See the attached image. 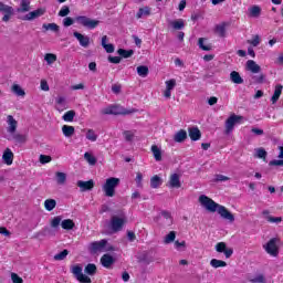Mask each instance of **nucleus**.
I'll list each match as a JSON object with an SVG mask.
<instances>
[{
    "mask_svg": "<svg viewBox=\"0 0 283 283\" xmlns=\"http://www.w3.org/2000/svg\"><path fill=\"white\" fill-rule=\"evenodd\" d=\"M270 167H283L282 159H273L269 163Z\"/></svg>",
    "mask_w": 283,
    "mask_h": 283,
    "instance_id": "obj_58",
    "label": "nucleus"
},
{
    "mask_svg": "<svg viewBox=\"0 0 283 283\" xmlns=\"http://www.w3.org/2000/svg\"><path fill=\"white\" fill-rule=\"evenodd\" d=\"M43 14H45V9L39 8L25 14L23 21H34V19H39V17H43Z\"/></svg>",
    "mask_w": 283,
    "mask_h": 283,
    "instance_id": "obj_14",
    "label": "nucleus"
},
{
    "mask_svg": "<svg viewBox=\"0 0 283 283\" xmlns=\"http://www.w3.org/2000/svg\"><path fill=\"white\" fill-rule=\"evenodd\" d=\"M96 264L94 263H88L85 269H84V273H86V275H96Z\"/></svg>",
    "mask_w": 283,
    "mask_h": 283,
    "instance_id": "obj_37",
    "label": "nucleus"
},
{
    "mask_svg": "<svg viewBox=\"0 0 283 283\" xmlns=\"http://www.w3.org/2000/svg\"><path fill=\"white\" fill-rule=\"evenodd\" d=\"M174 240H176V232L175 231H170L166 237H165V244H171V242H174Z\"/></svg>",
    "mask_w": 283,
    "mask_h": 283,
    "instance_id": "obj_50",
    "label": "nucleus"
},
{
    "mask_svg": "<svg viewBox=\"0 0 283 283\" xmlns=\"http://www.w3.org/2000/svg\"><path fill=\"white\" fill-rule=\"evenodd\" d=\"M64 28H70V25H74V19L66 17L63 20Z\"/></svg>",
    "mask_w": 283,
    "mask_h": 283,
    "instance_id": "obj_61",
    "label": "nucleus"
},
{
    "mask_svg": "<svg viewBox=\"0 0 283 283\" xmlns=\"http://www.w3.org/2000/svg\"><path fill=\"white\" fill-rule=\"evenodd\" d=\"M261 12H262V9L259 6H253L250 9L251 17H260Z\"/></svg>",
    "mask_w": 283,
    "mask_h": 283,
    "instance_id": "obj_53",
    "label": "nucleus"
},
{
    "mask_svg": "<svg viewBox=\"0 0 283 283\" xmlns=\"http://www.w3.org/2000/svg\"><path fill=\"white\" fill-rule=\"evenodd\" d=\"M151 14V9L149 7L139 8L136 13V19H143V17H149Z\"/></svg>",
    "mask_w": 283,
    "mask_h": 283,
    "instance_id": "obj_30",
    "label": "nucleus"
},
{
    "mask_svg": "<svg viewBox=\"0 0 283 283\" xmlns=\"http://www.w3.org/2000/svg\"><path fill=\"white\" fill-rule=\"evenodd\" d=\"M176 87V78L166 81V90L164 91L165 98H171V91Z\"/></svg>",
    "mask_w": 283,
    "mask_h": 283,
    "instance_id": "obj_17",
    "label": "nucleus"
},
{
    "mask_svg": "<svg viewBox=\"0 0 283 283\" xmlns=\"http://www.w3.org/2000/svg\"><path fill=\"white\" fill-rule=\"evenodd\" d=\"M262 213H263V216H266L268 222L276 223V224L282 222L281 217H271V216H269V210H263Z\"/></svg>",
    "mask_w": 283,
    "mask_h": 283,
    "instance_id": "obj_39",
    "label": "nucleus"
},
{
    "mask_svg": "<svg viewBox=\"0 0 283 283\" xmlns=\"http://www.w3.org/2000/svg\"><path fill=\"white\" fill-rule=\"evenodd\" d=\"M62 222H63V217L56 216L53 219H51L50 224L52 229H57V227H60Z\"/></svg>",
    "mask_w": 283,
    "mask_h": 283,
    "instance_id": "obj_42",
    "label": "nucleus"
},
{
    "mask_svg": "<svg viewBox=\"0 0 283 283\" xmlns=\"http://www.w3.org/2000/svg\"><path fill=\"white\" fill-rule=\"evenodd\" d=\"M73 36L77 39L82 48H90V36L83 35L78 31L73 32Z\"/></svg>",
    "mask_w": 283,
    "mask_h": 283,
    "instance_id": "obj_15",
    "label": "nucleus"
},
{
    "mask_svg": "<svg viewBox=\"0 0 283 283\" xmlns=\"http://www.w3.org/2000/svg\"><path fill=\"white\" fill-rule=\"evenodd\" d=\"M41 165H48V163H52V157L49 155H40Z\"/></svg>",
    "mask_w": 283,
    "mask_h": 283,
    "instance_id": "obj_55",
    "label": "nucleus"
},
{
    "mask_svg": "<svg viewBox=\"0 0 283 283\" xmlns=\"http://www.w3.org/2000/svg\"><path fill=\"white\" fill-rule=\"evenodd\" d=\"M126 222L127 221L125 220V218L113 216L111 219L112 231H114V233H118V231H123V227H125Z\"/></svg>",
    "mask_w": 283,
    "mask_h": 283,
    "instance_id": "obj_8",
    "label": "nucleus"
},
{
    "mask_svg": "<svg viewBox=\"0 0 283 283\" xmlns=\"http://www.w3.org/2000/svg\"><path fill=\"white\" fill-rule=\"evenodd\" d=\"M277 242H280V239L272 238L264 245L266 253L272 258H277V255H280V248L277 247Z\"/></svg>",
    "mask_w": 283,
    "mask_h": 283,
    "instance_id": "obj_4",
    "label": "nucleus"
},
{
    "mask_svg": "<svg viewBox=\"0 0 283 283\" xmlns=\"http://www.w3.org/2000/svg\"><path fill=\"white\" fill-rule=\"evenodd\" d=\"M76 116V111H67L63 116L65 123H74V117Z\"/></svg>",
    "mask_w": 283,
    "mask_h": 283,
    "instance_id": "obj_33",
    "label": "nucleus"
},
{
    "mask_svg": "<svg viewBox=\"0 0 283 283\" xmlns=\"http://www.w3.org/2000/svg\"><path fill=\"white\" fill-rule=\"evenodd\" d=\"M230 81H232L235 85H242V83H244V78H242L240 73L237 71H232L230 73Z\"/></svg>",
    "mask_w": 283,
    "mask_h": 283,
    "instance_id": "obj_23",
    "label": "nucleus"
},
{
    "mask_svg": "<svg viewBox=\"0 0 283 283\" xmlns=\"http://www.w3.org/2000/svg\"><path fill=\"white\" fill-rule=\"evenodd\" d=\"M13 139L15 143H25L27 140L25 135H21V134L13 135Z\"/></svg>",
    "mask_w": 283,
    "mask_h": 283,
    "instance_id": "obj_60",
    "label": "nucleus"
},
{
    "mask_svg": "<svg viewBox=\"0 0 283 283\" xmlns=\"http://www.w3.org/2000/svg\"><path fill=\"white\" fill-rule=\"evenodd\" d=\"M137 187H143V172H137L135 178Z\"/></svg>",
    "mask_w": 283,
    "mask_h": 283,
    "instance_id": "obj_63",
    "label": "nucleus"
},
{
    "mask_svg": "<svg viewBox=\"0 0 283 283\" xmlns=\"http://www.w3.org/2000/svg\"><path fill=\"white\" fill-rule=\"evenodd\" d=\"M242 116L232 114L227 120H226V134L229 135L231 132H233V128L240 120H242Z\"/></svg>",
    "mask_w": 283,
    "mask_h": 283,
    "instance_id": "obj_7",
    "label": "nucleus"
},
{
    "mask_svg": "<svg viewBox=\"0 0 283 283\" xmlns=\"http://www.w3.org/2000/svg\"><path fill=\"white\" fill-rule=\"evenodd\" d=\"M199 202L210 213H216L217 211L223 220H228V222H235V216H233L227 207L214 202L213 199L209 198L207 195H201L199 197Z\"/></svg>",
    "mask_w": 283,
    "mask_h": 283,
    "instance_id": "obj_1",
    "label": "nucleus"
},
{
    "mask_svg": "<svg viewBox=\"0 0 283 283\" xmlns=\"http://www.w3.org/2000/svg\"><path fill=\"white\" fill-rule=\"evenodd\" d=\"M136 112H138L137 109L135 108H132V109H124L122 111L120 109V106L118 105H111L104 109L101 111V114H103L104 116H107V115H114V116H118V115H123V116H127L129 114H136Z\"/></svg>",
    "mask_w": 283,
    "mask_h": 283,
    "instance_id": "obj_3",
    "label": "nucleus"
},
{
    "mask_svg": "<svg viewBox=\"0 0 283 283\" xmlns=\"http://www.w3.org/2000/svg\"><path fill=\"white\" fill-rule=\"evenodd\" d=\"M198 46L200 50H203V52H211V44H205V38H199Z\"/></svg>",
    "mask_w": 283,
    "mask_h": 283,
    "instance_id": "obj_41",
    "label": "nucleus"
},
{
    "mask_svg": "<svg viewBox=\"0 0 283 283\" xmlns=\"http://www.w3.org/2000/svg\"><path fill=\"white\" fill-rule=\"evenodd\" d=\"M282 90H283V85L282 84H276L274 87V93L271 97V103L272 105H275V103H277V101H280V96H282Z\"/></svg>",
    "mask_w": 283,
    "mask_h": 283,
    "instance_id": "obj_20",
    "label": "nucleus"
},
{
    "mask_svg": "<svg viewBox=\"0 0 283 283\" xmlns=\"http://www.w3.org/2000/svg\"><path fill=\"white\" fill-rule=\"evenodd\" d=\"M251 283H264L266 280L263 274H259L256 277L250 280Z\"/></svg>",
    "mask_w": 283,
    "mask_h": 283,
    "instance_id": "obj_59",
    "label": "nucleus"
},
{
    "mask_svg": "<svg viewBox=\"0 0 283 283\" xmlns=\"http://www.w3.org/2000/svg\"><path fill=\"white\" fill-rule=\"evenodd\" d=\"M70 14V7L63 6L59 11V17H67Z\"/></svg>",
    "mask_w": 283,
    "mask_h": 283,
    "instance_id": "obj_56",
    "label": "nucleus"
},
{
    "mask_svg": "<svg viewBox=\"0 0 283 283\" xmlns=\"http://www.w3.org/2000/svg\"><path fill=\"white\" fill-rule=\"evenodd\" d=\"M30 1L31 0H22L21 9H19L18 12H30Z\"/></svg>",
    "mask_w": 283,
    "mask_h": 283,
    "instance_id": "obj_49",
    "label": "nucleus"
},
{
    "mask_svg": "<svg viewBox=\"0 0 283 283\" xmlns=\"http://www.w3.org/2000/svg\"><path fill=\"white\" fill-rule=\"evenodd\" d=\"M115 262L116 260L111 254H104L101 258V264L104 266V269H109Z\"/></svg>",
    "mask_w": 283,
    "mask_h": 283,
    "instance_id": "obj_19",
    "label": "nucleus"
},
{
    "mask_svg": "<svg viewBox=\"0 0 283 283\" xmlns=\"http://www.w3.org/2000/svg\"><path fill=\"white\" fill-rule=\"evenodd\" d=\"M175 143H185L187 140V130L180 129L174 136Z\"/></svg>",
    "mask_w": 283,
    "mask_h": 283,
    "instance_id": "obj_26",
    "label": "nucleus"
},
{
    "mask_svg": "<svg viewBox=\"0 0 283 283\" xmlns=\"http://www.w3.org/2000/svg\"><path fill=\"white\" fill-rule=\"evenodd\" d=\"M260 35H253L251 40H248L249 45H252L253 48H258L260 45Z\"/></svg>",
    "mask_w": 283,
    "mask_h": 283,
    "instance_id": "obj_51",
    "label": "nucleus"
},
{
    "mask_svg": "<svg viewBox=\"0 0 283 283\" xmlns=\"http://www.w3.org/2000/svg\"><path fill=\"white\" fill-rule=\"evenodd\" d=\"M252 78L256 85H262V83H264V81L266 78V75H264V74L254 75Z\"/></svg>",
    "mask_w": 283,
    "mask_h": 283,
    "instance_id": "obj_52",
    "label": "nucleus"
},
{
    "mask_svg": "<svg viewBox=\"0 0 283 283\" xmlns=\"http://www.w3.org/2000/svg\"><path fill=\"white\" fill-rule=\"evenodd\" d=\"M44 209L46 211H54V209H56V200H54V199H46L44 201Z\"/></svg>",
    "mask_w": 283,
    "mask_h": 283,
    "instance_id": "obj_35",
    "label": "nucleus"
},
{
    "mask_svg": "<svg viewBox=\"0 0 283 283\" xmlns=\"http://www.w3.org/2000/svg\"><path fill=\"white\" fill-rule=\"evenodd\" d=\"M217 253H224L226 258L229 259L231 255H233V249L227 248V243L219 242L214 247Z\"/></svg>",
    "mask_w": 283,
    "mask_h": 283,
    "instance_id": "obj_13",
    "label": "nucleus"
},
{
    "mask_svg": "<svg viewBox=\"0 0 283 283\" xmlns=\"http://www.w3.org/2000/svg\"><path fill=\"white\" fill-rule=\"evenodd\" d=\"M72 273L75 275L77 282L80 283H92V279L83 274V268L81 265H74L72 268Z\"/></svg>",
    "mask_w": 283,
    "mask_h": 283,
    "instance_id": "obj_6",
    "label": "nucleus"
},
{
    "mask_svg": "<svg viewBox=\"0 0 283 283\" xmlns=\"http://www.w3.org/2000/svg\"><path fill=\"white\" fill-rule=\"evenodd\" d=\"M75 128L74 126L64 125L62 126V134L65 136V138H72L74 136Z\"/></svg>",
    "mask_w": 283,
    "mask_h": 283,
    "instance_id": "obj_29",
    "label": "nucleus"
},
{
    "mask_svg": "<svg viewBox=\"0 0 283 283\" xmlns=\"http://www.w3.org/2000/svg\"><path fill=\"white\" fill-rule=\"evenodd\" d=\"M11 90L15 96H25V91L19 84H13Z\"/></svg>",
    "mask_w": 283,
    "mask_h": 283,
    "instance_id": "obj_40",
    "label": "nucleus"
},
{
    "mask_svg": "<svg viewBox=\"0 0 283 283\" xmlns=\"http://www.w3.org/2000/svg\"><path fill=\"white\" fill-rule=\"evenodd\" d=\"M84 159L86 160V163H88V165H92V166L96 165V157H94L92 153H85Z\"/></svg>",
    "mask_w": 283,
    "mask_h": 283,
    "instance_id": "obj_44",
    "label": "nucleus"
},
{
    "mask_svg": "<svg viewBox=\"0 0 283 283\" xmlns=\"http://www.w3.org/2000/svg\"><path fill=\"white\" fill-rule=\"evenodd\" d=\"M214 32L221 39H224V36H227V24L226 23L217 24L214 28Z\"/></svg>",
    "mask_w": 283,
    "mask_h": 283,
    "instance_id": "obj_25",
    "label": "nucleus"
},
{
    "mask_svg": "<svg viewBox=\"0 0 283 283\" xmlns=\"http://www.w3.org/2000/svg\"><path fill=\"white\" fill-rule=\"evenodd\" d=\"M247 70H249V72H252V74H260L262 67L258 63H255V61L249 60L247 62Z\"/></svg>",
    "mask_w": 283,
    "mask_h": 283,
    "instance_id": "obj_21",
    "label": "nucleus"
},
{
    "mask_svg": "<svg viewBox=\"0 0 283 283\" xmlns=\"http://www.w3.org/2000/svg\"><path fill=\"white\" fill-rule=\"evenodd\" d=\"M150 151L153 153V156L157 163L163 160V150L157 145H153Z\"/></svg>",
    "mask_w": 283,
    "mask_h": 283,
    "instance_id": "obj_24",
    "label": "nucleus"
},
{
    "mask_svg": "<svg viewBox=\"0 0 283 283\" xmlns=\"http://www.w3.org/2000/svg\"><path fill=\"white\" fill-rule=\"evenodd\" d=\"M105 247H107V240L102 239L101 241L90 243L88 251L94 255L105 249Z\"/></svg>",
    "mask_w": 283,
    "mask_h": 283,
    "instance_id": "obj_10",
    "label": "nucleus"
},
{
    "mask_svg": "<svg viewBox=\"0 0 283 283\" xmlns=\"http://www.w3.org/2000/svg\"><path fill=\"white\" fill-rule=\"evenodd\" d=\"M188 135H189L190 139L193 142L200 140V138H202V133L200 132V129L198 127L189 128Z\"/></svg>",
    "mask_w": 283,
    "mask_h": 283,
    "instance_id": "obj_22",
    "label": "nucleus"
},
{
    "mask_svg": "<svg viewBox=\"0 0 283 283\" xmlns=\"http://www.w3.org/2000/svg\"><path fill=\"white\" fill-rule=\"evenodd\" d=\"M256 157L263 158V160H266V150L264 148H258L256 149Z\"/></svg>",
    "mask_w": 283,
    "mask_h": 283,
    "instance_id": "obj_57",
    "label": "nucleus"
},
{
    "mask_svg": "<svg viewBox=\"0 0 283 283\" xmlns=\"http://www.w3.org/2000/svg\"><path fill=\"white\" fill-rule=\"evenodd\" d=\"M77 187L80 188V191H92L94 189V181L92 179L87 181L78 180Z\"/></svg>",
    "mask_w": 283,
    "mask_h": 283,
    "instance_id": "obj_16",
    "label": "nucleus"
},
{
    "mask_svg": "<svg viewBox=\"0 0 283 283\" xmlns=\"http://www.w3.org/2000/svg\"><path fill=\"white\" fill-rule=\"evenodd\" d=\"M0 12H4V15L2 17V21L4 23H8V21L12 19V14H14V8L0 1Z\"/></svg>",
    "mask_w": 283,
    "mask_h": 283,
    "instance_id": "obj_11",
    "label": "nucleus"
},
{
    "mask_svg": "<svg viewBox=\"0 0 283 283\" xmlns=\"http://www.w3.org/2000/svg\"><path fill=\"white\" fill-rule=\"evenodd\" d=\"M75 21L80 24L83 25V28H88V30H95V28H98V24L101 21L98 20H92L85 15H78L75 18Z\"/></svg>",
    "mask_w": 283,
    "mask_h": 283,
    "instance_id": "obj_5",
    "label": "nucleus"
},
{
    "mask_svg": "<svg viewBox=\"0 0 283 283\" xmlns=\"http://www.w3.org/2000/svg\"><path fill=\"white\" fill-rule=\"evenodd\" d=\"M86 138H87V140H91L92 143H96V140L98 139V136L96 135L94 129H88L86 133Z\"/></svg>",
    "mask_w": 283,
    "mask_h": 283,
    "instance_id": "obj_46",
    "label": "nucleus"
},
{
    "mask_svg": "<svg viewBox=\"0 0 283 283\" xmlns=\"http://www.w3.org/2000/svg\"><path fill=\"white\" fill-rule=\"evenodd\" d=\"M166 187H168V189H180V187H182V182H180V175L177 172L171 174Z\"/></svg>",
    "mask_w": 283,
    "mask_h": 283,
    "instance_id": "obj_9",
    "label": "nucleus"
},
{
    "mask_svg": "<svg viewBox=\"0 0 283 283\" xmlns=\"http://www.w3.org/2000/svg\"><path fill=\"white\" fill-rule=\"evenodd\" d=\"M123 59L120 56H108V62L109 63H114L115 65H118V63H120Z\"/></svg>",
    "mask_w": 283,
    "mask_h": 283,
    "instance_id": "obj_64",
    "label": "nucleus"
},
{
    "mask_svg": "<svg viewBox=\"0 0 283 283\" xmlns=\"http://www.w3.org/2000/svg\"><path fill=\"white\" fill-rule=\"evenodd\" d=\"M163 185V179L158 175H155L150 178V187L151 189H158Z\"/></svg>",
    "mask_w": 283,
    "mask_h": 283,
    "instance_id": "obj_32",
    "label": "nucleus"
},
{
    "mask_svg": "<svg viewBox=\"0 0 283 283\" xmlns=\"http://www.w3.org/2000/svg\"><path fill=\"white\" fill-rule=\"evenodd\" d=\"M11 280L13 283H23V279L17 273H11Z\"/></svg>",
    "mask_w": 283,
    "mask_h": 283,
    "instance_id": "obj_62",
    "label": "nucleus"
},
{
    "mask_svg": "<svg viewBox=\"0 0 283 283\" xmlns=\"http://www.w3.org/2000/svg\"><path fill=\"white\" fill-rule=\"evenodd\" d=\"M123 136L126 143H132L134 140V133L132 130H124Z\"/></svg>",
    "mask_w": 283,
    "mask_h": 283,
    "instance_id": "obj_54",
    "label": "nucleus"
},
{
    "mask_svg": "<svg viewBox=\"0 0 283 283\" xmlns=\"http://www.w3.org/2000/svg\"><path fill=\"white\" fill-rule=\"evenodd\" d=\"M2 160H3L4 165H8V166L12 165V163H14V153H12V150L10 148H7L3 151Z\"/></svg>",
    "mask_w": 283,
    "mask_h": 283,
    "instance_id": "obj_18",
    "label": "nucleus"
},
{
    "mask_svg": "<svg viewBox=\"0 0 283 283\" xmlns=\"http://www.w3.org/2000/svg\"><path fill=\"white\" fill-rule=\"evenodd\" d=\"M102 48H104L107 54L114 53V50H115L114 44L112 43L107 44V35H104L102 38Z\"/></svg>",
    "mask_w": 283,
    "mask_h": 283,
    "instance_id": "obj_28",
    "label": "nucleus"
},
{
    "mask_svg": "<svg viewBox=\"0 0 283 283\" xmlns=\"http://www.w3.org/2000/svg\"><path fill=\"white\" fill-rule=\"evenodd\" d=\"M70 255V251L67 249L61 251L60 253L54 255V260L61 262V260H65Z\"/></svg>",
    "mask_w": 283,
    "mask_h": 283,
    "instance_id": "obj_43",
    "label": "nucleus"
},
{
    "mask_svg": "<svg viewBox=\"0 0 283 283\" xmlns=\"http://www.w3.org/2000/svg\"><path fill=\"white\" fill-rule=\"evenodd\" d=\"M137 74L142 76V78H145L149 74V67L145 65L137 66Z\"/></svg>",
    "mask_w": 283,
    "mask_h": 283,
    "instance_id": "obj_38",
    "label": "nucleus"
},
{
    "mask_svg": "<svg viewBox=\"0 0 283 283\" xmlns=\"http://www.w3.org/2000/svg\"><path fill=\"white\" fill-rule=\"evenodd\" d=\"M117 54H119L120 59H132L134 56V50L118 49Z\"/></svg>",
    "mask_w": 283,
    "mask_h": 283,
    "instance_id": "obj_31",
    "label": "nucleus"
},
{
    "mask_svg": "<svg viewBox=\"0 0 283 283\" xmlns=\"http://www.w3.org/2000/svg\"><path fill=\"white\" fill-rule=\"evenodd\" d=\"M7 132L8 134H10L11 136H14V134H17V128L19 127V122H17V119H14V116L12 115H8L7 116Z\"/></svg>",
    "mask_w": 283,
    "mask_h": 283,
    "instance_id": "obj_12",
    "label": "nucleus"
},
{
    "mask_svg": "<svg viewBox=\"0 0 283 283\" xmlns=\"http://www.w3.org/2000/svg\"><path fill=\"white\" fill-rule=\"evenodd\" d=\"M210 266H212V269H222V268L227 266V263L222 260L212 259L210 261Z\"/></svg>",
    "mask_w": 283,
    "mask_h": 283,
    "instance_id": "obj_36",
    "label": "nucleus"
},
{
    "mask_svg": "<svg viewBox=\"0 0 283 283\" xmlns=\"http://www.w3.org/2000/svg\"><path fill=\"white\" fill-rule=\"evenodd\" d=\"M42 28L44 29V30H51L52 32H59V30H60V27H59V24H56V23H49V24H43L42 25Z\"/></svg>",
    "mask_w": 283,
    "mask_h": 283,
    "instance_id": "obj_47",
    "label": "nucleus"
},
{
    "mask_svg": "<svg viewBox=\"0 0 283 283\" xmlns=\"http://www.w3.org/2000/svg\"><path fill=\"white\" fill-rule=\"evenodd\" d=\"M170 25L174 30H184L185 29V20L178 19L170 22Z\"/></svg>",
    "mask_w": 283,
    "mask_h": 283,
    "instance_id": "obj_34",
    "label": "nucleus"
},
{
    "mask_svg": "<svg viewBox=\"0 0 283 283\" xmlns=\"http://www.w3.org/2000/svg\"><path fill=\"white\" fill-rule=\"evenodd\" d=\"M55 176L57 185H63L67 180V175H65V172H56Z\"/></svg>",
    "mask_w": 283,
    "mask_h": 283,
    "instance_id": "obj_45",
    "label": "nucleus"
},
{
    "mask_svg": "<svg viewBox=\"0 0 283 283\" xmlns=\"http://www.w3.org/2000/svg\"><path fill=\"white\" fill-rule=\"evenodd\" d=\"M61 227L62 229H64V231H72V229L76 227V223H74V220L72 219H65V220H62Z\"/></svg>",
    "mask_w": 283,
    "mask_h": 283,
    "instance_id": "obj_27",
    "label": "nucleus"
},
{
    "mask_svg": "<svg viewBox=\"0 0 283 283\" xmlns=\"http://www.w3.org/2000/svg\"><path fill=\"white\" fill-rule=\"evenodd\" d=\"M120 185V179L111 177L106 179V182L103 185L102 189L106 198H114L116 196V187Z\"/></svg>",
    "mask_w": 283,
    "mask_h": 283,
    "instance_id": "obj_2",
    "label": "nucleus"
},
{
    "mask_svg": "<svg viewBox=\"0 0 283 283\" xmlns=\"http://www.w3.org/2000/svg\"><path fill=\"white\" fill-rule=\"evenodd\" d=\"M44 61H46V63L49 65H52V63H55V61H56V54H54V53H46L44 55Z\"/></svg>",
    "mask_w": 283,
    "mask_h": 283,
    "instance_id": "obj_48",
    "label": "nucleus"
}]
</instances>
